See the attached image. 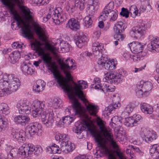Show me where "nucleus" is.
I'll return each instance as SVG.
<instances>
[{
  "mask_svg": "<svg viewBox=\"0 0 159 159\" xmlns=\"http://www.w3.org/2000/svg\"><path fill=\"white\" fill-rule=\"evenodd\" d=\"M43 60L47 66L49 67L48 70L53 73L57 82L67 92L68 97L71 101L75 114L80 118L82 121L84 119L90 120L89 117L86 114V111L81 107L74 94L77 96L83 103L85 104L87 111L91 115H96L98 111V107L88 103L85 98V95L81 90L88 87L87 82L83 80H79L78 84L75 83V86H73L68 82H65V79L60 74L56 64L52 62V57L49 54L44 55Z\"/></svg>",
  "mask_w": 159,
  "mask_h": 159,
  "instance_id": "1",
  "label": "nucleus"
},
{
  "mask_svg": "<svg viewBox=\"0 0 159 159\" xmlns=\"http://www.w3.org/2000/svg\"><path fill=\"white\" fill-rule=\"evenodd\" d=\"M3 4L7 7L11 14L14 16V19L16 21L17 26L21 28V33L25 38L31 39L30 45L33 50L35 51L38 55L41 57L43 60V56L48 54L45 52L44 48L41 47L42 44L39 41L34 39L31 27L29 24L26 23L20 16L17 15L14 5L10 4L7 0H0Z\"/></svg>",
  "mask_w": 159,
  "mask_h": 159,
  "instance_id": "2",
  "label": "nucleus"
},
{
  "mask_svg": "<svg viewBox=\"0 0 159 159\" xmlns=\"http://www.w3.org/2000/svg\"><path fill=\"white\" fill-rule=\"evenodd\" d=\"M91 122L90 120H87L84 119L81 122H78L75 124V128L73 129V131L77 134H80L81 131L85 129V126L86 127L98 143V147L93 151L95 157L97 158H99L103 157L105 155L108 154V159H116L114 155L110 153L109 150L103 142L104 139L98 132L96 128L91 127Z\"/></svg>",
  "mask_w": 159,
  "mask_h": 159,
  "instance_id": "3",
  "label": "nucleus"
},
{
  "mask_svg": "<svg viewBox=\"0 0 159 159\" xmlns=\"http://www.w3.org/2000/svg\"><path fill=\"white\" fill-rule=\"evenodd\" d=\"M33 105L34 107L32 112L33 116L36 117L40 116L43 125L47 128L51 127L54 122V114L53 111L50 109L49 112L45 111L44 109V102L35 100L33 102Z\"/></svg>",
  "mask_w": 159,
  "mask_h": 159,
  "instance_id": "4",
  "label": "nucleus"
},
{
  "mask_svg": "<svg viewBox=\"0 0 159 159\" xmlns=\"http://www.w3.org/2000/svg\"><path fill=\"white\" fill-rule=\"evenodd\" d=\"M51 17L54 22L57 25L62 23L67 19L66 13L60 7H57L55 9L52 7H50L49 12L46 16L43 18V20L46 21Z\"/></svg>",
  "mask_w": 159,
  "mask_h": 159,
  "instance_id": "5",
  "label": "nucleus"
},
{
  "mask_svg": "<svg viewBox=\"0 0 159 159\" xmlns=\"http://www.w3.org/2000/svg\"><path fill=\"white\" fill-rule=\"evenodd\" d=\"M34 152V154L38 156L41 154L43 149L40 145H37L35 147L30 143L23 144L19 148L18 153L25 157L31 155Z\"/></svg>",
  "mask_w": 159,
  "mask_h": 159,
  "instance_id": "6",
  "label": "nucleus"
},
{
  "mask_svg": "<svg viewBox=\"0 0 159 159\" xmlns=\"http://www.w3.org/2000/svg\"><path fill=\"white\" fill-rule=\"evenodd\" d=\"M55 138L56 140L61 143V148L63 152L67 153L74 150V144L69 141L70 138L68 135L58 133L56 135Z\"/></svg>",
  "mask_w": 159,
  "mask_h": 159,
  "instance_id": "7",
  "label": "nucleus"
},
{
  "mask_svg": "<svg viewBox=\"0 0 159 159\" xmlns=\"http://www.w3.org/2000/svg\"><path fill=\"white\" fill-rule=\"evenodd\" d=\"M105 123H106L100 118L98 119L97 121V124L99 128L100 133L109 142L110 144L113 148L117 149L118 148V146L113 139V135L111 133L110 129H107L106 128L105 125Z\"/></svg>",
  "mask_w": 159,
  "mask_h": 159,
  "instance_id": "8",
  "label": "nucleus"
},
{
  "mask_svg": "<svg viewBox=\"0 0 159 159\" xmlns=\"http://www.w3.org/2000/svg\"><path fill=\"white\" fill-rule=\"evenodd\" d=\"M148 25L147 22L142 21L130 30L129 32L130 35L134 38L141 37L145 33L148 28Z\"/></svg>",
  "mask_w": 159,
  "mask_h": 159,
  "instance_id": "9",
  "label": "nucleus"
},
{
  "mask_svg": "<svg viewBox=\"0 0 159 159\" xmlns=\"http://www.w3.org/2000/svg\"><path fill=\"white\" fill-rule=\"evenodd\" d=\"M24 1V0H13L14 5L18 6L21 10L25 20L29 23L33 20L34 15L27 7L23 5Z\"/></svg>",
  "mask_w": 159,
  "mask_h": 159,
  "instance_id": "10",
  "label": "nucleus"
},
{
  "mask_svg": "<svg viewBox=\"0 0 159 159\" xmlns=\"http://www.w3.org/2000/svg\"><path fill=\"white\" fill-rule=\"evenodd\" d=\"M152 83L149 81L144 82L142 84H137L135 88L136 95L139 97L148 96L152 89Z\"/></svg>",
  "mask_w": 159,
  "mask_h": 159,
  "instance_id": "11",
  "label": "nucleus"
},
{
  "mask_svg": "<svg viewBox=\"0 0 159 159\" xmlns=\"http://www.w3.org/2000/svg\"><path fill=\"white\" fill-rule=\"evenodd\" d=\"M10 112L9 107L6 103L0 104V132L4 130L7 127L8 123L7 118L2 116L1 114L7 115Z\"/></svg>",
  "mask_w": 159,
  "mask_h": 159,
  "instance_id": "12",
  "label": "nucleus"
},
{
  "mask_svg": "<svg viewBox=\"0 0 159 159\" xmlns=\"http://www.w3.org/2000/svg\"><path fill=\"white\" fill-rule=\"evenodd\" d=\"M73 61V59L68 58L60 64L61 69L63 71L69 81L72 79L71 75L69 70L75 69L76 67V65L74 64Z\"/></svg>",
  "mask_w": 159,
  "mask_h": 159,
  "instance_id": "13",
  "label": "nucleus"
},
{
  "mask_svg": "<svg viewBox=\"0 0 159 159\" xmlns=\"http://www.w3.org/2000/svg\"><path fill=\"white\" fill-rule=\"evenodd\" d=\"M140 135L143 140L146 143H150L157 138L156 133L152 130H150L143 127L141 129Z\"/></svg>",
  "mask_w": 159,
  "mask_h": 159,
  "instance_id": "14",
  "label": "nucleus"
},
{
  "mask_svg": "<svg viewBox=\"0 0 159 159\" xmlns=\"http://www.w3.org/2000/svg\"><path fill=\"white\" fill-rule=\"evenodd\" d=\"M123 75L118 73L111 71L107 72L103 78V81L110 83L111 84H118L123 80Z\"/></svg>",
  "mask_w": 159,
  "mask_h": 159,
  "instance_id": "15",
  "label": "nucleus"
},
{
  "mask_svg": "<svg viewBox=\"0 0 159 159\" xmlns=\"http://www.w3.org/2000/svg\"><path fill=\"white\" fill-rule=\"evenodd\" d=\"M31 105L26 100L21 99L17 103L16 107L19 112L21 114H29L31 112Z\"/></svg>",
  "mask_w": 159,
  "mask_h": 159,
  "instance_id": "16",
  "label": "nucleus"
},
{
  "mask_svg": "<svg viewBox=\"0 0 159 159\" xmlns=\"http://www.w3.org/2000/svg\"><path fill=\"white\" fill-rule=\"evenodd\" d=\"M33 26L35 33L39 39L43 41H46L48 40V36L46 30L41 27L36 22L34 23Z\"/></svg>",
  "mask_w": 159,
  "mask_h": 159,
  "instance_id": "17",
  "label": "nucleus"
},
{
  "mask_svg": "<svg viewBox=\"0 0 159 159\" xmlns=\"http://www.w3.org/2000/svg\"><path fill=\"white\" fill-rule=\"evenodd\" d=\"M8 75L9 91L11 93L18 89L20 85V82L19 79L15 77L14 75L11 74Z\"/></svg>",
  "mask_w": 159,
  "mask_h": 159,
  "instance_id": "18",
  "label": "nucleus"
},
{
  "mask_svg": "<svg viewBox=\"0 0 159 159\" xmlns=\"http://www.w3.org/2000/svg\"><path fill=\"white\" fill-rule=\"evenodd\" d=\"M149 39L150 42L148 45V50L153 52H159V38L150 35Z\"/></svg>",
  "mask_w": 159,
  "mask_h": 159,
  "instance_id": "19",
  "label": "nucleus"
},
{
  "mask_svg": "<svg viewBox=\"0 0 159 159\" xmlns=\"http://www.w3.org/2000/svg\"><path fill=\"white\" fill-rule=\"evenodd\" d=\"M41 128V125L37 122L30 123L27 127L29 133L31 135H36L41 136L42 130Z\"/></svg>",
  "mask_w": 159,
  "mask_h": 159,
  "instance_id": "20",
  "label": "nucleus"
},
{
  "mask_svg": "<svg viewBox=\"0 0 159 159\" xmlns=\"http://www.w3.org/2000/svg\"><path fill=\"white\" fill-rule=\"evenodd\" d=\"M106 58L101 57L98 60V64L102 67H104L105 69L111 70L116 68V65L114 61L112 60L107 61Z\"/></svg>",
  "mask_w": 159,
  "mask_h": 159,
  "instance_id": "21",
  "label": "nucleus"
},
{
  "mask_svg": "<svg viewBox=\"0 0 159 159\" xmlns=\"http://www.w3.org/2000/svg\"><path fill=\"white\" fill-rule=\"evenodd\" d=\"M128 45L131 52L134 53L138 54L141 52L143 49V45L138 42H133Z\"/></svg>",
  "mask_w": 159,
  "mask_h": 159,
  "instance_id": "22",
  "label": "nucleus"
},
{
  "mask_svg": "<svg viewBox=\"0 0 159 159\" xmlns=\"http://www.w3.org/2000/svg\"><path fill=\"white\" fill-rule=\"evenodd\" d=\"M14 120L16 124L25 126L30 122V118L28 116L20 115L15 117Z\"/></svg>",
  "mask_w": 159,
  "mask_h": 159,
  "instance_id": "23",
  "label": "nucleus"
},
{
  "mask_svg": "<svg viewBox=\"0 0 159 159\" xmlns=\"http://www.w3.org/2000/svg\"><path fill=\"white\" fill-rule=\"evenodd\" d=\"M66 27L74 31H77L80 27L79 21L74 18L70 19L66 24Z\"/></svg>",
  "mask_w": 159,
  "mask_h": 159,
  "instance_id": "24",
  "label": "nucleus"
},
{
  "mask_svg": "<svg viewBox=\"0 0 159 159\" xmlns=\"http://www.w3.org/2000/svg\"><path fill=\"white\" fill-rule=\"evenodd\" d=\"M8 76L7 74H3L1 76V79L0 80V89L9 90Z\"/></svg>",
  "mask_w": 159,
  "mask_h": 159,
  "instance_id": "25",
  "label": "nucleus"
},
{
  "mask_svg": "<svg viewBox=\"0 0 159 159\" xmlns=\"http://www.w3.org/2000/svg\"><path fill=\"white\" fill-rule=\"evenodd\" d=\"M114 3L113 2H110L105 6L103 9L99 18L103 20H106V18L107 17L106 14L112 11H114L112 9L113 8Z\"/></svg>",
  "mask_w": 159,
  "mask_h": 159,
  "instance_id": "26",
  "label": "nucleus"
},
{
  "mask_svg": "<svg viewBox=\"0 0 159 159\" xmlns=\"http://www.w3.org/2000/svg\"><path fill=\"white\" fill-rule=\"evenodd\" d=\"M88 40L86 36L83 33H80L77 37V40L75 41V43L78 47L81 48L87 44Z\"/></svg>",
  "mask_w": 159,
  "mask_h": 159,
  "instance_id": "27",
  "label": "nucleus"
},
{
  "mask_svg": "<svg viewBox=\"0 0 159 159\" xmlns=\"http://www.w3.org/2000/svg\"><path fill=\"white\" fill-rule=\"evenodd\" d=\"M95 84L92 85V88L94 87L95 89L98 90H102L103 92L106 91L107 92V89L108 86V84H99L100 80L99 78H96L94 80Z\"/></svg>",
  "mask_w": 159,
  "mask_h": 159,
  "instance_id": "28",
  "label": "nucleus"
},
{
  "mask_svg": "<svg viewBox=\"0 0 159 159\" xmlns=\"http://www.w3.org/2000/svg\"><path fill=\"white\" fill-rule=\"evenodd\" d=\"M149 153L155 159H159V145L154 144L151 145L149 149Z\"/></svg>",
  "mask_w": 159,
  "mask_h": 159,
  "instance_id": "29",
  "label": "nucleus"
},
{
  "mask_svg": "<svg viewBox=\"0 0 159 159\" xmlns=\"http://www.w3.org/2000/svg\"><path fill=\"white\" fill-rule=\"evenodd\" d=\"M11 134L13 138H15L19 142H22L25 140L24 137L25 134L23 130L17 131L15 130H13Z\"/></svg>",
  "mask_w": 159,
  "mask_h": 159,
  "instance_id": "30",
  "label": "nucleus"
},
{
  "mask_svg": "<svg viewBox=\"0 0 159 159\" xmlns=\"http://www.w3.org/2000/svg\"><path fill=\"white\" fill-rule=\"evenodd\" d=\"M103 48V45L102 43H99L96 41L93 43L92 49L93 54L95 56H98L101 55L100 50Z\"/></svg>",
  "mask_w": 159,
  "mask_h": 159,
  "instance_id": "31",
  "label": "nucleus"
},
{
  "mask_svg": "<svg viewBox=\"0 0 159 159\" xmlns=\"http://www.w3.org/2000/svg\"><path fill=\"white\" fill-rule=\"evenodd\" d=\"M45 85L46 83L43 80H39L36 84L33 86V90L35 93H39L44 90Z\"/></svg>",
  "mask_w": 159,
  "mask_h": 159,
  "instance_id": "32",
  "label": "nucleus"
},
{
  "mask_svg": "<svg viewBox=\"0 0 159 159\" xmlns=\"http://www.w3.org/2000/svg\"><path fill=\"white\" fill-rule=\"evenodd\" d=\"M21 67L22 71L25 75H31L34 73V70L33 69L25 63L22 64Z\"/></svg>",
  "mask_w": 159,
  "mask_h": 159,
  "instance_id": "33",
  "label": "nucleus"
},
{
  "mask_svg": "<svg viewBox=\"0 0 159 159\" xmlns=\"http://www.w3.org/2000/svg\"><path fill=\"white\" fill-rule=\"evenodd\" d=\"M140 107L142 111L146 114H151L153 111L152 107L146 103L141 104Z\"/></svg>",
  "mask_w": 159,
  "mask_h": 159,
  "instance_id": "34",
  "label": "nucleus"
},
{
  "mask_svg": "<svg viewBox=\"0 0 159 159\" xmlns=\"http://www.w3.org/2000/svg\"><path fill=\"white\" fill-rule=\"evenodd\" d=\"M20 57V54L19 52L15 51L13 52L9 56L11 62L13 64L15 63L18 61Z\"/></svg>",
  "mask_w": 159,
  "mask_h": 159,
  "instance_id": "35",
  "label": "nucleus"
},
{
  "mask_svg": "<svg viewBox=\"0 0 159 159\" xmlns=\"http://www.w3.org/2000/svg\"><path fill=\"white\" fill-rule=\"evenodd\" d=\"M107 17L106 20L108 18L109 21L113 22L116 21L118 17V12L117 11H112L111 12L106 14Z\"/></svg>",
  "mask_w": 159,
  "mask_h": 159,
  "instance_id": "36",
  "label": "nucleus"
},
{
  "mask_svg": "<svg viewBox=\"0 0 159 159\" xmlns=\"http://www.w3.org/2000/svg\"><path fill=\"white\" fill-rule=\"evenodd\" d=\"M48 151H50L51 150L53 153H60L62 150L61 149V148H60L58 146L54 144H52L51 146H49L47 148Z\"/></svg>",
  "mask_w": 159,
  "mask_h": 159,
  "instance_id": "37",
  "label": "nucleus"
},
{
  "mask_svg": "<svg viewBox=\"0 0 159 159\" xmlns=\"http://www.w3.org/2000/svg\"><path fill=\"white\" fill-rule=\"evenodd\" d=\"M117 98L118 99L117 102H117V103H113L112 104L110 105L107 107H106L105 109V111H108L109 112L111 113L112 111H113L117 108H118L120 107V104L118 102V100L119 99V98L118 96Z\"/></svg>",
  "mask_w": 159,
  "mask_h": 159,
  "instance_id": "38",
  "label": "nucleus"
},
{
  "mask_svg": "<svg viewBox=\"0 0 159 159\" xmlns=\"http://www.w3.org/2000/svg\"><path fill=\"white\" fill-rule=\"evenodd\" d=\"M123 25L122 22H117L114 27V30L117 33H121L124 30V28L122 27Z\"/></svg>",
  "mask_w": 159,
  "mask_h": 159,
  "instance_id": "39",
  "label": "nucleus"
},
{
  "mask_svg": "<svg viewBox=\"0 0 159 159\" xmlns=\"http://www.w3.org/2000/svg\"><path fill=\"white\" fill-rule=\"evenodd\" d=\"M133 121V119L132 116L126 118L124 121V124L128 127H132L135 126Z\"/></svg>",
  "mask_w": 159,
  "mask_h": 159,
  "instance_id": "40",
  "label": "nucleus"
},
{
  "mask_svg": "<svg viewBox=\"0 0 159 159\" xmlns=\"http://www.w3.org/2000/svg\"><path fill=\"white\" fill-rule=\"evenodd\" d=\"M61 48L62 51L67 52L70 50V45L66 42L62 41L60 43Z\"/></svg>",
  "mask_w": 159,
  "mask_h": 159,
  "instance_id": "41",
  "label": "nucleus"
},
{
  "mask_svg": "<svg viewBox=\"0 0 159 159\" xmlns=\"http://www.w3.org/2000/svg\"><path fill=\"white\" fill-rule=\"evenodd\" d=\"M135 107L134 104L132 102L129 103L124 108V112H126L128 114L131 113Z\"/></svg>",
  "mask_w": 159,
  "mask_h": 159,
  "instance_id": "42",
  "label": "nucleus"
},
{
  "mask_svg": "<svg viewBox=\"0 0 159 159\" xmlns=\"http://www.w3.org/2000/svg\"><path fill=\"white\" fill-rule=\"evenodd\" d=\"M46 48L48 51L52 53L54 55H56L57 52L58 51L57 48L54 47L50 44H46L45 45Z\"/></svg>",
  "mask_w": 159,
  "mask_h": 159,
  "instance_id": "43",
  "label": "nucleus"
},
{
  "mask_svg": "<svg viewBox=\"0 0 159 159\" xmlns=\"http://www.w3.org/2000/svg\"><path fill=\"white\" fill-rule=\"evenodd\" d=\"M96 9V8L95 10L94 7L93 5H88L86 8V11L89 16H92L94 14Z\"/></svg>",
  "mask_w": 159,
  "mask_h": 159,
  "instance_id": "44",
  "label": "nucleus"
},
{
  "mask_svg": "<svg viewBox=\"0 0 159 159\" xmlns=\"http://www.w3.org/2000/svg\"><path fill=\"white\" fill-rule=\"evenodd\" d=\"M85 26L87 28H89L91 26L92 23V20L91 19V16H86L84 19Z\"/></svg>",
  "mask_w": 159,
  "mask_h": 159,
  "instance_id": "45",
  "label": "nucleus"
},
{
  "mask_svg": "<svg viewBox=\"0 0 159 159\" xmlns=\"http://www.w3.org/2000/svg\"><path fill=\"white\" fill-rule=\"evenodd\" d=\"M132 117L133 119V122L135 126L139 124L142 120L141 117L139 115L134 114Z\"/></svg>",
  "mask_w": 159,
  "mask_h": 159,
  "instance_id": "46",
  "label": "nucleus"
},
{
  "mask_svg": "<svg viewBox=\"0 0 159 159\" xmlns=\"http://www.w3.org/2000/svg\"><path fill=\"white\" fill-rule=\"evenodd\" d=\"M74 118L70 116H66L64 117L62 120L63 123L68 125L72 122L74 120Z\"/></svg>",
  "mask_w": 159,
  "mask_h": 159,
  "instance_id": "47",
  "label": "nucleus"
},
{
  "mask_svg": "<svg viewBox=\"0 0 159 159\" xmlns=\"http://www.w3.org/2000/svg\"><path fill=\"white\" fill-rule=\"evenodd\" d=\"M61 101L60 100L57 99L56 98L54 99L52 102V106L55 109H57L60 107H61Z\"/></svg>",
  "mask_w": 159,
  "mask_h": 159,
  "instance_id": "48",
  "label": "nucleus"
},
{
  "mask_svg": "<svg viewBox=\"0 0 159 159\" xmlns=\"http://www.w3.org/2000/svg\"><path fill=\"white\" fill-rule=\"evenodd\" d=\"M85 4L84 0H81L80 2H77L75 3V7H78L80 10L82 11L84 8Z\"/></svg>",
  "mask_w": 159,
  "mask_h": 159,
  "instance_id": "49",
  "label": "nucleus"
},
{
  "mask_svg": "<svg viewBox=\"0 0 159 159\" xmlns=\"http://www.w3.org/2000/svg\"><path fill=\"white\" fill-rule=\"evenodd\" d=\"M125 36L120 33H116L114 35V38L120 42L125 38Z\"/></svg>",
  "mask_w": 159,
  "mask_h": 159,
  "instance_id": "50",
  "label": "nucleus"
},
{
  "mask_svg": "<svg viewBox=\"0 0 159 159\" xmlns=\"http://www.w3.org/2000/svg\"><path fill=\"white\" fill-rule=\"evenodd\" d=\"M129 11L131 14L132 13L134 14L135 16L137 15L138 14V10L135 5H132L129 7Z\"/></svg>",
  "mask_w": 159,
  "mask_h": 159,
  "instance_id": "51",
  "label": "nucleus"
},
{
  "mask_svg": "<svg viewBox=\"0 0 159 159\" xmlns=\"http://www.w3.org/2000/svg\"><path fill=\"white\" fill-rule=\"evenodd\" d=\"M129 12L127 9L123 7L121 9V11L120 13L121 15L126 18H128L129 16Z\"/></svg>",
  "mask_w": 159,
  "mask_h": 159,
  "instance_id": "52",
  "label": "nucleus"
},
{
  "mask_svg": "<svg viewBox=\"0 0 159 159\" xmlns=\"http://www.w3.org/2000/svg\"><path fill=\"white\" fill-rule=\"evenodd\" d=\"M11 93L9 90H6L3 89H1L0 90V97L6 96Z\"/></svg>",
  "mask_w": 159,
  "mask_h": 159,
  "instance_id": "53",
  "label": "nucleus"
},
{
  "mask_svg": "<svg viewBox=\"0 0 159 159\" xmlns=\"http://www.w3.org/2000/svg\"><path fill=\"white\" fill-rule=\"evenodd\" d=\"M17 152H16L15 149H11L10 152L9 154L8 155V158L9 159H13V158L16 156Z\"/></svg>",
  "mask_w": 159,
  "mask_h": 159,
  "instance_id": "54",
  "label": "nucleus"
},
{
  "mask_svg": "<svg viewBox=\"0 0 159 159\" xmlns=\"http://www.w3.org/2000/svg\"><path fill=\"white\" fill-rule=\"evenodd\" d=\"M134 54H129V57L133 59L134 61H136L140 60V57L137 54L134 53Z\"/></svg>",
  "mask_w": 159,
  "mask_h": 159,
  "instance_id": "55",
  "label": "nucleus"
},
{
  "mask_svg": "<svg viewBox=\"0 0 159 159\" xmlns=\"http://www.w3.org/2000/svg\"><path fill=\"white\" fill-rule=\"evenodd\" d=\"M115 152L120 159H126L124 154L121 151H119L118 150H116L115 151Z\"/></svg>",
  "mask_w": 159,
  "mask_h": 159,
  "instance_id": "56",
  "label": "nucleus"
},
{
  "mask_svg": "<svg viewBox=\"0 0 159 159\" xmlns=\"http://www.w3.org/2000/svg\"><path fill=\"white\" fill-rule=\"evenodd\" d=\"M50 0H35V2L38 4L44 5L48 3Z\"/></svg>",
  "mask_w": 159,
  "mask_h": 159,
  "instance_id": "57",
  "label": "nucleus"
},
{
  "mask_svg": "<svg viewBox=\"0 0 159 159\" xmlns=\"http://www.w3.org/2000/svg\"><path fill=\"white\" fill-rule=\"evenodd\" d=\"M12 47L14 49L17 48H21L22 47V44H20L19 42H14L12 44Z\"/></svg>",
  "mask_w": 159,
  "mask_h": 159,
  "instance_id": "58",
  "label": "nucleus"
},
{
  "mask_svg": "<svg viewBox=\"0 0 159 159\" xmlns=\"http://www.w3.org/2000/svg\"><path fill=\"white\" fill-rule=\"evenodd\" d=\"M101 34V33L100 31L98 30L96 31H95L93 33V36L95 38V39H98L100 37Z\"/></svg>",
  "mask_w": 159,
  "mask_h": 159,
  "instance_id": "59",
  "label": "nucleus"
},
{
  "mask_svg": "<svg viewBox=\"0 0 159 159\" xmlns=\"http://www.w3.org/2000/svg\"><path fill=\"white\" fill-rule=\"evenodd\" d=\"M107 89V92H112L114 91L115 89L114 86L112 85L109 86L108 84V86Z\"/></svg>",
  "mask_w": 159,
  "mask_h": 159,
  "instance_id": "60",
  "label": "nucleus"
},
{
  "mask_svg": "<svg viewBox=\"0 0 159 159\" xmlns=\"http://www.w3.org/2000/svg\"><path fill=\"white\" fill-rule=\"evenodd\" d=\"M131 150H133L137 152H139L140 151V150L139 148L137 147L136 146L131 145Z\"/></svg>",
  "mask_w": 159,
  "mask_h": 159,
  "instance_id": "61",
  "label": "nucleus"
},
{
  "mask_svg": "<svg viewBox=\"0 0 159 159\" xmlns=\"http://www.w3.org/2000/svg\"><path fill=\"white\" fill-rule=\"evenodd\" d=\"M42 61L40 59L38 61H34L33 64L36 67L38 66L41 63Z\"/></svg>",
  "mask_w": 159,
  "mask_h": 159,
  "instance_id": "62",
  "label": "nucleus"
},
{
  "mask_svg": "<svg viewBox=\"0 0 159 159\" xmlns=\"http://www.w3.org/2000/svg\"><path fill=\"white\" fill-rule=\"evenodd\" d=\"M98 26L100 28H103L104 26V23L103 21H99L98 23Z\"/></svg>",
  "mask_w": 159,
  "mask_h": 159,
  "instance_id": "63",
  "label": "nucleus"
},
{
  "mask_svg": "<svg viewBox=\"0 0 159 159\" xmlns=\"http://www.w3.org/2000/svg\"><path fill=\"white\" fill-rule=\"evenodd\" d=\"M146 7V8L148 11H149L152 9L151 6L149 3H148Z\"/></svg>",
  "mask_w": 159,
  "mask_h": 159,
  "instance_id": "64",
  "label": "nucleus"
}]
</instances>
